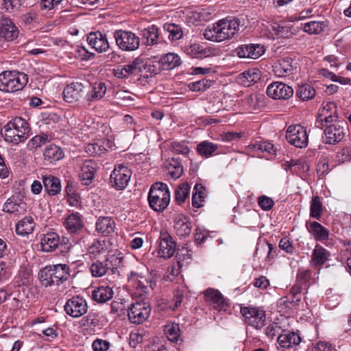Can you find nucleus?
Instances as JSON below:
<instances>
[{
	"instance_id": "13",
	"label": "nucleus",
	"mask_w": 351,
	"mask_h": 351,
	"mask_svg": "<svg viewBox=\"0 0 351 351\" xmlns=\"http://www.w3.org/2000/svg\"><path fill=\"white\" fill-rule=\"evenodd\" d=\"M64 308L67 315L77 318L87 312L88 304L83 298L76 295L66 301Z\"/></svg>"
},
{
	"instance_id": "40",
	"label": "nucleus",
	"mask_w": 351,
	"mask_h": 351,
	"mask_svg": "<svg viewBox=\"0 0 351 351\" xmlns=\"http://www.w3.org/2000/svg\"><path fill=\"white\" fill-rule=\"evenodd\" d=\"M84 149L90 156H101L107 151L106 142L102 140L87 144Z\"/></svg>"
},
{
	"instance_id": "10",
	"label": "nucleus",
	"mask_w": 351,
	"mask_h": 351,
	"mask_svg": "<svg viewBox=\"0 0 351 351\" xmlns=\"http://www.w3.org/2000/svg\"><path fill=\"white\" fill-rule=\"evenodd\" d=\"M241 313L248 325L261 329L265 325V312L254 307H241Z\"/></svg>"
},
{
	"instance_id": "60",
	"label": "nucleus",
	"mask_w": 351,
	"mask_h": 351,
	"mask_svg": "<svg viewBox=\"0 0 351 351\" xmlns=\"http://www.w3.org/2000/svg\"><path fill=\"white\" fill-rule=\"evenodd\" d=\"M311 272L309 270H299L296 276V282L305 285L311 279Z\"/></svg>"
},
{
	"instance_id": "46",
	"label": "nucleus",
	"mask_w": 351,
	"mask_h": 351,
	"mask_svg": "<svg viewBox=\"0 0 351 351\" xmlns=\"http://www.w3.org/2000/svg\"><path fill=\"white\" fill-rule=\"evenodd\" d=\"M218 145L207 141L199 143V155L207 158L211 157L218 149Z\"/></svg>"
},
{
	"instance_id": "55",
	"label": "nucleus",
	"mask_w": 351,
	"mask_h": 351,
	"mask_svg": "<svg viewBox=\"0 0 351 351\" xmlns=\"http://www.w3.org/2000/svg\"><path fill=\"white\" fill-rule=\"evenodd\" d=\"M62 0H41L39 3V7L41 10L49 11L55 9Z\"/></svg>"
},
{
	"instance_id": "8",
	"label": "nucleus",
	"mask_w": 351,
	"mask_h": 351,
	"mask_svg": "<svg viewBox=\"0 0 351 351\" xmlns=\"http://www.w3.org/2000/svg\"><path fill=\"white\" fill-rule=\"evenodd\" d=\"M206 302L218 312H227L230 308V302L228 299L217 289L208 288L204 291Z\"/></svg>"
},
{
	"instance_id": "64",
	"label": "nucleus",
	"mask_w": 351,
	"mask_h": 351,
	"mask_svg": "<svg viewBox=\"0 0 351 351\" xmlns=\"http://www.w3.org/2000/svg\"><path fill=\"white\" fill-rule=\"evenodd\" d=\"M173 152L175 154L186 156L189 154V149L184 143H174L173 144Z\"/></svg>"
},
{
	"instance_id": "3",
	"label": "nucleus",
	"mask_w": 351,
	"mask_h": 351,
	"mask_svg": "<svg viewBox=\"0 0 351 351\" xmlns=\"http://www.w3.org/2000/svg\"><path fill=\"white\" fill-rule=\"evenodd\" d=\"M124 257L121 253L108 256L104 261H96L90 266L93 277L99 278L106 274L119 276L118 269L123 265Z\"/></svg>"
},
{
	"instance_id": "9",
	"label": "nucleus",
	"mask_w": 351,
	"mask_h": 351,
	"mask_svg": "<svg viewBox=\"0 0 351 351\" xmlns=\"http://www.w3.org/2000/svg\"><path fill=\"white\" fill-rule=\"evenodd\" d=\"M132 172L128 167L119 164L114 167L110 175V182L112 186L117 190H123L128 184Z\"/></svg>"
},
{
	"instance_id": "21",
	"label": "nucleus",
	"mask_w": 351,
	"mask_h": 351,
	"mask_svg": "<svg viewBox=\"0 0 351 351\" xmlns=\"http://www.w3.org/2000/svg\"><path fill=\"white\" fill-rule=\"evenodd\" d=\"M96 167L97 163L92 160H86L83 162L80 173V181L83 185L88 186L93 182Z\"/></svg>"
},
{
	"instance_id": "1",
	"label": "nucleus",
	"mask_w": 351,
	"mask_h": 351,
	"mask_svg": "<svg viewBox=\"0 0 351 351\" xmlns=\"http://www.w3.org/2000/svg\"><path fill=\"white\" fill-rule=\"evenodd\" d=\"M240 21L237 18L223 19L208 27L204 32L205 39L213 42H222L233 38L239 32Z\"/></svg>"
},
{
	"instance_id": "19",
	"label": "nucleus",
	"mask_w": 351,
	"mask_h": 351,
	"mask_svg": "<svg viewBox=\"0 0 351 351\" xmlns=\"http://www.w3.org/2000/svg\"><path fill=\"white\" fill-rule=\"evenodd\" d=\"M84 93V86L81 82L68 84L63 90V98L68 103L77 101Z\"/></svg>"
},
{
	"instance_id": "41",
	"label": "nucleus",
	"mask_w": 351,
	"mask_h": 351,
	"mask_svg": "<svg viewBox=\"0 0 351 351\" xmlns=\"http://www.w3.org/2000/svg\"><path fill=\"white\" fill-rule=\"evenodd\" d=\"M309 231L314 235L316 240L324 241L328 239V230L317 221L311 223Z\"/></svg>"
},
{
	"instance_id": "57",
	"label": "nucleus",
	"mask_w": 351,
	"mask_h": 351,
	"mask_svg": "<svg viewBox=\"0 0 351 351\" xmlns=\"http://www.w3.org/2000/svg\"><path fill=\"white\" fill-rule=\"evenodd\" d=\"M258 204L264 210H269L274 205V200L267 196L262 195L258 197Z\"/></svg>"
},
{
	"instance_id": "25",
	"label": "nucleus",
	"mask_w": 351,
	"mask_h": 351,
	"mask_svg": "<svg viewBox=\"0 0 351 351\" xmlns=\"http://www.w3.org/2000/svg\"><path fill=\"white\" fill-rule=\"evenodd\" d=\"M19 30L13 22L8 18L0 20V36L6 40H13L17 38Z\"/></svg>"
},
{
	"instance_id": "62",
	"label": "nucleus",
	"mask_w": 351,
	"mask_h": 351,
	"mask_svg": "<svg viewBox=\"0 0 351 351\" xmlns=\"http://www.w3.org/2000/svg\"><path fill=\"white\" fill-rule=\"evenodd\" d=\"M279 247L289 254H292L295 249L292 243L287 237H283L280 239Z\"/></svg>"
},
{
	"instance_id": "63",
	"label": "nucleus",
	"mask_w": 351,
	"mask_h": 351,
	"mask_svg": "<svg viewBox=\"0 0 351 351\" xmlns=\"http://www.w3.org/2000/svg\"><path fill=\"white\" fill-rule=\"evenodd\" d=\"M304 289V285L295 282V284L291 287L289 294L292 295L293 298H295L296 302L301 301V292Z\"/></svg>"
},
{
	"instance_id": "29",
	"label": "nucleus",
	"mask_w": 351,
	"mask_h": 351,
	"mask_svg": "<svg viewBox=\"0 0 351 351\" xmlns=\"http://www.w3.org/2000/svg\"><path fill=\"white\" fill-rule=\"evenodd\" d=\"M64 226L69 233H77L84 227L82 215L78 213H71L65 219Z\"/></svg>"
},
{
	"instance_id": "49",
	"label": "nucleus",
	"mask_w": 351,
	"mask_h": 351,
	"mask_svg": "<svg viewBox=\"0 0 351 351\" xmlns=\"http://www.w3.org/2000/svg\"><path fill=\"white\" fill-rule=\"evenodd\" d=\"M323 212L322 203L319 196L312 198L310 206V216L315 219L321 218Z\"/></svg>"
},
{
	"instance_id": "43",
	"label": "nucleus",
	"mask_w": 351,
	"mask_h": 351,
	"mask_svg": "<svg viewBox=\"0 0 351 351\" xmlns=\"http://www.w3.org/2000/svg\"><path fill=\"white\" fill-rule=\"evenodd\" d=\"M163 29L169 33L168 38L171 41L178 40L183 36L182 27L175 23H165Z\"/></svg>"
},
{
	"instance_id": "6",
	"label": "nucleus",
	"mask_w": 351,
	"mask_h": 351,
	"mask_svg": "<svg viewBox=\"0 0 351 351\" xmlns=\"http://www.w3.org/2000/svg\"><path fill=\"white\" fill-rule=\"evenodd\" d=\"M323 142L326 144L335 145L342 141L348 132V123L343 120L332 121L324 124Z\"/></svg>"
},
{
	"instance_id": "28",
	"label": "nucleus",
	"mask_w": 351,
	"mask_h": 351,
	"mask_svg": "<svg viewBox=\"0 0 351 351\" xmlns=\"http://www.w3.org/2000/svg\"><path fill=\"white\" fill-rule=\"evenodd\" d=\"M302 341V338L298 332H288L280 334L278 337V342L280 347L291 349L298 346Z\"/></svg>"
},
{
	"instance_id": "2",
	"label": "nucleus",
	"mask_w": 351,
	"mask_h": 351,
	"mask_svg": "<svg viewBox=\"0 0 351 351\" xmlns=\"http://www.w3.org/2000/svg\"><path fill=\"white\" fill-rule=\"evenodd\" d=\"M1 135L5 142L16 145L25 142L29 137L31 128L25 119L16 117L3 126Z\"/></svg>"
},
{
	"instance_id": "32",
	"label": "nucleus",
	"mask_w": 351,
	"mask_h": 351,
	"mask_svg": "<svg viewBox=\"0 0 351 351\" xmlns=\"http://www.w3.org/2000/svg\"><path fill=\"white\" fill-rule=\"evenodd\" d=\"M141 36L147 46H153L162 42L159 38L158 28L156 25H151L142 29Z\"/></svg>"
},
{
	"instance_id": "53",
	"label": "nucleus",
	"mask_w": 351,
	"mask_h": 351,
	"mask_svg": "<svg viewBox=\"0 0 351 351\" xmlns=\"http://www.w3.org/2000/svg\"><path fill=\"white\" fill-rule=\"evenodd\" d=\"M272 29L276 35L280 38H289L293 34L291 27L283 24L274 25Z\"/></svg>"
},
{
	"instance_id": "50",
	"label": "nucleus",
	"mask_w": 351,
	"mask_h": 351,
	"mask_svg": "<svg viewBox=\"0 0 351 351\" xmlns=\"http://www.w3.org/2000/svg\"><path fill=\"white\" fill-rule=\"evenodd\" d=\"M168 339L172 342H177L180 336V330L178 324L173 323L167 325L165 328Z\"/></svg>"
},
{
	"instance_id": "20",
	"label": "nucleus",
	"mask_w": 351,
	"mask_h": 351,
	"mask_svg": "<svg viewBox=\"0 0 351 351\" xmlns=\"http://www.w3.org/2000/svg\"><path fill=\"white\" fill-rule=\"evenodd\" d=\"M164 169L167 174L173 180L179 178L184 171L180 157H172L166 160L164 162Z\"/></svg>"
},
{
	"instance_id": "47",
	"label": "nucleus",
	"mask_w": 351,
	"mask_h": 351,
	"mask_svg": "<svg viewBox=\"0 0 351 351\" xmlns=\"http://www.w3.org/2000/svg\"><path fill=\"white\" fill-rule=\"evenodd\" d=\"M302 29L309 34H318L324 32L325 25L322 21H312L302 24Z\"/></svg>"
},
{
	"instance_id": "12",
	"label": "nucleus",
	"mask_w": 351,
	"mask_h": 351,
	"mask_svg": "<svg viewBox=\"0 0 351 351\" xmlns=\"http://www.w3.org/2000/svg\"><path fill=\"white\" fill-rule=\"evenodd\" d=\"M339 115L337 110V105L334 102H327L323 104V107L318 113L316 119V126L323 128L324 124L337 121Z\"/></svg>"
},
{
	"instance_id": "58",
	"label": "nucleus",
	"mask_w": 351,
	"mask_h": 351,
	"mask_svg": "<svg viewBox=\"0 0 351 351\" xmlns=\"http://www.w3.org/2000/svg\"><path fill=\"white\" fill-rule=\"evenodd\" d=\"M330 166L327 158L320 159L317 165V172L319 176H324L330 171Z\"/></svg>"
},
{
	"instance_id": "38",
	"label": "nucleus",
	"mask_w": 351,
	"mask_h": 351,
	"mask_svg": "<svg viewBox=\"0 0 351 351\" xmlns=\"http://www.w3.org/2000/svg\"><path fill=\"white\" fill-rule=\"evenodd\" d=\"M123 69L125 70L128 75H138V73H143V71L147 68L145 67L144 60L141 58H136L130 63L123 65Z\"/></svg>"
},
{
	"instance_id": "54",
	"label": "nucleus",
	"mask_w": 351,
	"mask_h": 351,
	"mask_svg": "<svg viewBox=\"0 0 351 351\" xmlns=\"http://www.w3.org/2000/svg\"><path fill=\"white\" fill-rule=\"evenodd\" d=\"M47 136L36 135L34 136L27 143V148L29 150H35L42 146L47 141Z\"/></svg>"
},
{
	"instance_id": "18",
	"label": "nucleus",
	"mask_w": 351,
	"mask_h": 351,
	"mask_svg": "<svg viewBox=\"0 0 351 351\" xmlns=\"http://www.w3.org/2000/svg\"><path fill=\"white\" fill-rule=\"evenodd\" d=\"M239 58L257 59L265 53V47L260 44L242 45L237 49Z\"/></svg>"
},
{
	"instance_id": "48",
	"label": "nucleus",
	"mask_w": 351,
	"mask_h": 351,
	"mask_svg": "<svg viewBox=\"0 0 351 351\" xmlns=\"http://www.w3.org/2000/svg\"><path fill=\"white\" fill-rule=\"evenodd\" d=\"M38 278L41 284L46 287L56 285L51 268L49 266L45 267L40 271Z\"/></svg>"
},
{
	"instance_id": "7",
	"label": "nucleus",
	"mask_w": 351,
	"mask_h": 351,
	"mask_svg": "<svg viewBox=\"0 0 351 351\" xmlns=\"http://www.w3.org/2000/svg\"><path fill=\"white\" fill-rule=\"evenodd\" d=\"M118 47L122 51H132L140 45V38L131 31L119 29L114 32Z\"/></svg>"
},
{
	"instance_id": "16",
	"label": "nucleus",
	"mask_w": 351,
	"mask_h": 351,
	"mask_svg": "<svg viewBox=\"0 0 351 351\" xmlns=\"http://www.w3.org/2000/svg\"><path fill=\"white\" fill-rule=\"evenodd\" d=\"M176 248V241L166 231L161 232L158 245V255L165 259L169 258L175 253Z\"/></svg>"
},
{
	"instance_id": "61",
	"label": "nucleus",
	"mask_w": 351,
	"mask_h": 351,
	"mask_svg": "<svg viewBox=\"0 0 351 351\" xmlns=\"http://www.w3.org/2000/svg\"><path fill=\"white\" fill-rule=\"evenodd\" d=\"M108 341L97 339L93 342L92 348L94 351H106L109 348Z\"/></svg>"
},
{
	"instance_id": "5",
	"label": "nucleus",
	"mask_w": 351,
	"mask_h": 351,
	"mask_svg": "<svg viewBox=\"0 0 351 351\" xmlns=\"http://www.w3.org/2000/svg\"><path fill=\"white\" fill-rule=\"evenodd\" d=\"M27 83V76L24 73L5 71L0 73V90L14 93L23 89Z\"/></svg>"
},
{
	"instance_id": "45",
	"label": "nucleus",
	"mask_w": 351,
	"mask_h": 351,
	"mask_svg": "<svg viewBox=\"0 0 351 351\" xmlns=\"http://www.w3.org/2000/svg\"><path fill=\"white\" fill-rule=\"evenodd\" d=\"M249 148L254 151L266 152L270 155H276V149L273 144L269 142L256 141L250 143Z\"/></svg>"
},
{
	"instance_id": "44",
	"label": "nucleus",
	"mask_w": 351,
	"mask_h": 351,
	"mask_svg": "<svg viewBox=\"0 0 351 351\" xmlns=\"http://www.w3.org/2000/svg\"><path fill=\"white\" fill-rule=\"evenodd\" d=\"M267 98L262 94H251L247 99L246 103L253 110H260L266 106Z\"/></svg>"
},
{
	"instance_id": "24",
	"label": "nucleus",
	"mask_w": 351,
	"mask_h": 351,
	"mask_svg": "<svg viewBox=\"0 0 351 351\" xmlns=\"http://www.w3.org/2000/svg\"><path fill=\"white\" fill-rule=\"evenodd\" d=\"M60 243V237L58 233L49 232L41 235L40 247L43 251L49 252L58 248Z\"/></svg>"
},
{
	"instance_id": "39",
	"label": "nucleus",
	"mask_w": 351,
	"mask_h": 351,
	"mask_svg": "<svg viewBox=\"0 0 351 351\" xmlns=\"http://www.w3.org/2000/svg\"><path fill=\"white\" fill-rule=\"evenodd\" d=\"M315 89L309 84H304L298 86L296 89L295 95L302 101H308L315 97Z\"/></svg>"
},
{
	"instance_id": "35",
	"label": "nucleus",
	"mask_w": 351,
	"mask_h": 351,
	"mask_svg": "<svg viewBox=\"0 0 351 351\" xmlns=\"http://www.w3.org/2000/svg\"><path fill=\"white\" fill-rule=\"evenodd\" d=\"M114 292L108 286H101L94 290L92 293L93 299L97 303H105L111 300Z\"/></svg>"
},
{
	"instance_id": "34",
	"label": "nucleus",
	"mask_w": 351,
	"mask_h": 351,
	"mask_svg": "<svg viewBox=\"0 0 351 351\" xmlns=\"http://www.w3.org/2000/svg\"><path fill=\"white\" fill-rule=\"evenodd\" d=\"M180 56L175 53H168L162 56L158 63L163 70H171L181 64Z\"/></svg>"
},
{
	"instance_id": "4",
	"label": "nucleus",
	"mask_w": 351,
	"mask_h": 351,
	"mask_svg": "<svg viewBox=\"0 0 351 351\" xmlns=\"http://www.w3.org/2000/svg\"><path fill=\"white\" fill-rule=\"evenodd\" d=\"M171 195L167 185L156 182L150 188L148 202L150 208L156 212H163L170 202Z\"/></svg>"
},
{
	"instance_id": "36",
	"label": "nucleus",
	"mask_w": 351,
	"mask_h": 351,
	"mask_svg": "<svg viewBox=\"0 0 351 351\" xmlns=\"http://www.w3.org/2000/svg\"><path fill=\"white\" fill-rule=\"evenodd\" d=\"M106 93V86L104 82H96L87 93L86 99L88 102L95 101L101 99Z\"/></svg>"
},
{
	"instance_id": "23",
	"label": "nucleus",
	"mask_w": 351,
	"mask_h": 351,
	"mask_svg": "<svg viewBox=\"0 0 351 351\" xmlns=\"http://www.w3.org/2000/svg\"><path fill=\"white\" fill-rule=\"evenodd\" d=\"M330 253L322 245L317 244L312 252L311 264L315 268H319L330 260Z\"/></svg>"
},
{
	"instance_id": "15",
	"label": "nucleus",
	"mask_w": 351,
	"mask_h": 351,
	"mask_svg": "<svg viewBox=\"0 0 351 351\" xmlns=\"http://www.w3.org/2000/svg\"><path fill=\"white\" fill-rule=\"evenodd\" d=\"M151 308L145 302H138L132 304L128 311V316L134 324H141L149 316Z\"/></svg>"
},
{
	"instance_id": "17",
	"label": "nucleus",
	"mask_w": 351,
	"mask_h": 351,
	"mask_svg": "<svg viewBox=\"0 0 351 351\" xmlns=\"http://www.w3.org/2000/svg\"><path fill=\"white\" fill-rule=\"evenodd\" d=\"M87 42L98 53L106 52L110 45L106 34L99 31L92 32L87 36Z\"/></svg>"
},
{
	"instance_id": "42",
	"label": "nucleus",
	"mask_w": 351,
	"mask_h": 351,
	"mask_svg": "<svg viewBox=\"0 0 351 351\" xmlns=\"http://www.w3.org/2000/svg\"><path fill=\"white\" fill-rule=\"evenodd\" d=\"M190 186L187 182L179 184L175 190V201L177 204H182L189 197Z\"/></svg>"
},
{
	"instance_id": "26",
	"label": "nucleus",
	"mask_w": 351,
	"mask_h": 351,
	"mask_svg": "<svg viewBox=\"0 0 351 351\" xmlns=\"http://www.w3.org/2000/svg\"><path fill=\"white\" fill-rule=\"evenodd\" d=\"M26 209V203L14 196L8 198L3 207V211L17 215L23 214Z\"/></svg>"
},
{
	"instance_id": "33",
	"label": "nucleus",
	"mask_w": 351,
	"mask_h": 351,
	"mask_svg": "<svg viewBox=\"0 0 351 351\" xmlns=\"http://www.w3.org/2000/svg\"><path fill=\"white\" fill-rule=\"evenodd\" d=\"M64 152L56 145H48L44 151V160L48 164H53L64 158Z\"/></svg>"
},
{
	"instance_id": "51",
	"label": "nucleus",
	"mask_w": 351,
	"mask_h": 351,
	"mask_svg": "<svg viewBox=\"0 0 351 351\" xmlns=\"http://www.w3.org/2000/svg\"><path fill=\"white\" fill-rule=\"evenodd\" d=\"M107 249L106 241L105 239H95L89 245L88 252L90 254L96 256L103 253Z\"/></svg>"
},
{
	"instance_id": "14",
	"label": "nucleus",
	"mask_w": 351,
	"mask_h": 351,
	"mask_svg": "<svg viewBox=\"0 0 351 351\" xmlns=\"http://www.w3.org/2000/svg\"><path fill=\"white\" fill-rule=\"evenodd\" d=\"M267 95L274 99H288L294 93L293 88L280 82H274L267 88Z\"/></svg>"
},
{
	"instance_id": "37",
	"label": "nucleus",
	"mask_w": 351,
	"mask_h": 351,
	"mask_svg": "<svg viewBox=\"0 0 351 351\" xmlns=\"http://www.w3.org/2000/svg\"><path fill=\"white\" fill-rule=\"evenodd\" d=\"M34 225L32 217H25L16 225V232L21 236L27 235L33 232Z\"/></svg>"
},
{
	"instance_id": "59",
	"label": "nucleus",
	"mask_w": 351,
	"mask_h": 351,
	"mask_svg": "<svg viewBox=\"0 0 351 351\" xmlns=\"http://www.w3.org/2000/svg\"><path fill=\"white\" fill-rule=\"evenodd\" d=\"M281 330V327L278 325V323H272L270 324L265 328V335L268 338L274 339L278 334H279Z\"/></svg>"
},
{
	"instance_id": "30",
	"label": "nucleus",
	"mask_w": 351,
	"mask_h": 351,
	"mask_svg": "<svg viewBox=\"0 0 351 351\" xmlns=\"http://www.w3.org/2000/svg\"><path fill=\"white\" fill-rule=\"evenodd\" d=\"M96 231L104 236L112 233L116 228L114 219L110 217H99L95 225Z\"/></svg>"
},
{
	"instance_id": "11",
	"label": "nucleus",
	"mask_w": 351,
	"mask_h": 351,
	"mask_svg": "<svg viewBox=\"0 0 351 351\" xmlns=\"http://www.w3.org/2000/svg\"><path fill=\"white\" fill-rule=\"evenodd\" d=\"M286 139L291 145L303 148L308 145V136L306 129L300 125H290L286 133Z\"/></svg>"
},
{
	"instance_id": "31",
	"label": "nucleus",
	"mask_w": 351,
	"mask_h": 351,
	"mask_svg": "<svg viewBox=\"0 0 351 351\" xmlns=\"http://www.w3.org/2000/svg\"><path fill=\"white\" fill-rule=\"evenodd\" d=\"M45 192L49 195H55L61 191V183L59 178L51 175L42 176Z\"/></svg>"
},
{
	"instance_id": "56",
	"label": "nucleus",
	"mask_w": 351,
	"mask_h": 351,
	"mask_svg": "<svg viewBox=\"0 0 351 351\" xmlns=\"http://www.w3.org/2000/svg\"><path fill=\"white\" fill-rule=\"evenodd\" d=\"M337 159L339 164L351 161V150L349 147H345L337 152Z\"/></svg>"
},
{
	"instance_id": "22",
	"label": "nucleus",
	"mask_w": 351,
	"mask_h": 351,
	"mask_svg": "<svg viewBox=\"0 0 351 351\" xmlns=\"http://www.w3.org/2000/svg\"><path fill=\"white\" fill-rule=\"evenodd\" d=\"M173 228L178 236L184 237L191 234L192 223L187 217L176 215L173 217Z\"/></svg>"
},
{
	"instance_id": "52",
	"label": "nucleus",
	"mask_w": 351,
	"mask_h": 351,
	"mask_svg": "<svg viewBox=\"0 0 351 351\" xmlns=\"http://www.w3.org/2000/svg\"><path fill=\"white\" fill-rule=\"evenodd\" d=\"M291 59H284L279 62L278 66H276V73L279 75L285 76L291 73L293 66L291 64Z\"/></svg>"
},
{
	"instance_id": "27",
	"label": "nucleus",
	"mask_w": 351,
	"mask_h": 351,
	"mask_svg": "<svg viewBox=\"0 0 351 351\" xmlns=\"http://www.w3.org/2000/svg\"><path fill=\"white\" fill-rule=\"evenodd\" d=\"M49 267L51 268L56 285H59L69 280L71 270L68 265L57 264L49 265Z\"/></svg>"
}]
</instances>
